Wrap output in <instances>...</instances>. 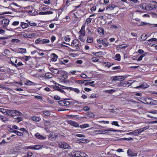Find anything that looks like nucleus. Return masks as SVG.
Returning <instances> with one entry per match:
<instances>
[{
	"label": "nucleus",
	"mask_w": 157,
	"mask_h": 157,
	"mask_svg": "<svg viewBox=\"0 0 157 157\" xmlns=\"http://www.w3.org/2000/svg\"><path fill=\"white\" fill-rule=\"evenodd\" d=\"M97 31L99 33L104 34V30L102 28H98Z\"/></svg>",
	"instance_id": "nucleus-34"
},
{
	"label": "nucleus",
	"mask_w": 157,
	"mask_h": 157,
	"mask_svg": "<svg viewBox=\"0 0 157 157\" xmlns=\"http://www.w3.org/2000/svg\"><path fill=\"white\" fill-rule=\"evenodd\" d=\"M127 82H121L119 84L121 86L125 87L127 85Z\"/></svg>",
	"instance_id": "nucleus-46"
},
{
	"label": "nucleus",
	"mask_w": 157,
	"mask_h": 157,
	"mask_svg": "<svg viewBox=\"0 0 157 157\" xmlns=\"http://www.w3.org/2000/svg\"><path fill=\"white\" fill-rule=\"evenodd\" d=\"M10 51L9 50H8L7 49H6L4 51V53L5 54L7 55L8 54H9L10 53Z\"/></svg>",
	"instance_id": "nucleus-58"
},
{
	"label": "nucleus",
	"mask_w": 157,
	"mask_h": 157,
	"mask_svg": "<svg viewBox=\"0 0 157 157\" xmlns=\"http://www.w3.org/2000/svg\"><path fill=\"white\" fill-rule=\"evenodd\" d=\"M53 77V74L51 73H47L44 75V78L46 79H49L52 78Z\"/></svg>",
	"instance_id": "nucleus-13"
},
{
	"label": "nucleus",
	"mask_w": 157,
	"mask_h": 157,
	"mask_svg": "<svg viewBox=\"0 0 157 157\" xmlns=\"http://www.w3.org/2000/svg\"><path fill=\"white\" fill-rule=\"evenodd\" d=\"M51 71L55 74L56 75L59 74L60 73L59 71L57 69H53L52 70H51Z\"/></svg>",
	"instance_id": "nucleus-30"
},
{
	"label": "nucleus",
	"mask_w": 157,
	"mask_h": 157,
	"mask_svg": "<svg viewBox=\"0 0 157 157\" xmlns=\"http://www.w3.org/2000/svg\"><path fill=\"white\" fill-rule=\"evenodd\" d=\"M64 101H58V102L59 105H61L63 106L64 105Z\"/></svg>",
	"instance_id": "nucleus-57"
},
{
	"label": "nucleus",
	"mask_w": 157,
	"mask_h": 157,
	"mask_svg": "<svg viewBox=\"0 0 157 157\" xmlns=\"http://www.w3.org/2000/svg\"><path fill=\"white\" fill-rule=\"evenodd\" d=\"M22 120V118L21 117H17L15 118L14 121L17 123H19Z\"/></svg>",
	"instance_id": "nucleus-32"
},
{
	"label": "nucleus",
	"mask_w": 157,
	"mask_h": 157,
	"mask_svg": "<svg viewBox=\"0 0 157 157\" xmlns=\"http://www.w3.org/2000/svg\"><path fill=\"white\" fill-rule=\"evenodd\" d=\"M111 124L113 125H114L117 126H119V125L118 124L117 121H113L112 122Z\"/></svg>",
	"instance_id": "nucleus-53"
},
{
	"label": "nucleus",
	"mask_w": 157,
	"mask_h": 157,
	"mask_svg": "<svg viewBox=\"0 0 157 157\" xmlns=\"http://www.w3.org/2000/svg\"><path fill=\"white\" fill-rule=\"evenodd\" d=\"M21 53H25L26 52V50L25 48H21Z\"/></svg>",
	"instance_id": "nucleus-64"
},
{
	"label": "nucleus",
	"mask_w": 157,
	"mask_h": 157,
	"mask_svg": "<svg viewBox=\"0 0 157 157\" xmlns=\"http://www.w3.org/2000/svg\"><path fill=\"white\" fill-rule=\"evenodd\" d=\"M153 2L155 3L157 5H155L152 4H147L146 10L150 11L155 9L157 7V2L156 1H153Z\"/></svg>",
	"instance_id": "nucleus-2"
},
{
	"label": "nucleus",
	"mask_w": 157,
	"mask_h": 157,
	"mask_svg": "<svg viewBox=\"0 0 157 157\" xmlns=\"http://www.w3.org/2000/svg\"><path fill=\"white\" fill-rule=\"evenodd\" d=\"M81 76L84 78H86L87 77V76L83 73H82L81 74Z\"/></svg>",
	"instance_id": "nucleus-61"
},
{
	"label": "nucleus",
	"mask_w": 157,
	"mask_h": 157,
	"mask_svg": "<svg viewBox=\"0 0 157 157\" xmlns=\"http://www.w3.org/2000/svg\"><path fill=\"white\" fill-rule=\"evenodd\" d=\"M88 81V80H84V81H82V80H77L76 81V82L77 83H78L79 84H83L84 83V82L86 81Z\"/></svg>",
	"instance_id": "nucleus-44"
},
{
	"label": "nucleus",
	"mask_w": 157,
	"mask_h": 157,
	"mask_svg": "<svg viewBox=\"0 0 157 157\" xmlns=\"http://www.w3.org/2000/svg\"><path fill=\"white\" fill-rule=\"evenodd\" d=\"M68 123L75 127H79L78 124L77 122L74 121H68Z\"/></svg>",
	"instance_id": "nucleus-8"
},
{
	"label": "nucleus",
	"mask_w": 157,
	"mask_h": 157,
	"mask_svg": "<svg viewBox=\"0 0 157 157\" xmlns=\"http://www.w3.org/2000/svg\"><path fill=\"white\" fill-rule=\"evenodd\" d=\"M61 78L60 79V81L61 82H63L64 83H67L69 82L68 80H66L68 76L67 75L63 74L61 76Z\"/></svg>",
	"instance_id": "nucleus-5"
},
{
	"label": "nucleus",
	"mask_w": 157,
	"mask_h": 157,
	"mask_svg": "<svg viewBox=\"0 0 157 157\" xmlns=\"http://www.w3.org/2000/svg\"><path fill=\"white\" fill-rule=\"evenodd\" d=\"M85 25H84L82 26L81 29L79 32V33L80 34V35H82L83 36H84L85 35Z\"/></svg>",
	"instance_id": "nucleus-9"
},
{
	"label": "nucleus",
	"mask_w": 157,
	"mask_h": 157,
	"mask_svg": "<svg viewBox=\"0 0 157 157\" xmlns=\"http://www.w3.org/2000/svg\"><path fill=\"white\" fill-rule=\"evenodd\" d=\"M127 134L128 135H134L136 136V135H138V132H137V130H135L132 132H130L128 133Z\"/></svg>",
	"instance_id": "nucleus-27"
},
{
	"label": "nucleus",
	"mask_w": 157,
	"mask_h": 157,
	"mask_svg": "<svg viewBox=\"0 0 157 157\" xmlns=\"http://www.w3.org/2000/svg\"><path fill=\"white\" fill-rule=\"evenodd\" d=\"M35 137L37 139L40 140H45L46 138V137L43 135H40L39 133L37 132L35 135Z\"/></svg>",
	"instance_id": "nucleus-7"
},
{
	"label": "nucleus",
	"mask_w": 157,
	"mask_h": 157,
	"mask_svg": "<svg viewBox=\"0 0 157 157\" xmlns=\"http://www.w3.org/2000/svg\"><path fill=\"white\" fill-rule=\"evenodd\" d=\"M98 97V95L97 94H92L91 95L90 97L92 98H95Z\"/></svg>",
	"instance_id": "nucleus-52"
},
{
	"label": "nucleus",
	"mask_w": 157,
	"mask_h": 157,
	"mask_svg": "<svg viewBox=\"0 0 157 157\" xmlns=\"http://www.w3.org/2000/svg\"><path fill=\"white\" fill-rule=\"evenodd\" d=\"M49 139L52 141H54L56 140L58 137V135L57 133L53 132H52L48 136Z\"/></svg>",
	"instance_id": "nucleus-3"
},
{
	"label": "nucleus",
	"mask_w": 157,
	"mask_h": 157,
	"mask_svg": "<svg viewBox=\"0 0 157 157\" xmlns=\"http://www.w3.org/2000/svg\"><path fill=\"white\" fill-rule=\"evenodd\" d=\"M93 40V38L92 37L87 36L86 41L88 43H91L92 42Z\"/></svg>",
	"instance_id": "nucleus-25"
},
{
	"label": "nucleus",
	"mask_w": 157,
	"mask_h": 157,
	"mask_svg": "<svg viewBox=\"0 0 157 157\" xmlns=\"http://www.w3.org/2000/svg\"><path fill=\"white\" fill-rule=\"evenodd\" d=\"M89 127V125L88 124H85L80 125L79 127L81 128H84Z\"/></svg>",
	"instance_id": "nucleus-35"
},
{
	"label": "nucleus",
	"mask_w": 157,
	"mask_h": 157,
	"mask_svg": "<svg viewBox=\"0 0 157 157\" xmlns=\"http://www.w3.org/2000/svg\"><path fill=\"white\" fill-rule=\"evenodd\" d=\"M33 154L30 151L27 152L26 155L23 157H32L33 156Z\"/></svg>",
	"instance_id": "nucleus-22"
},
{
	"label": "nucleus",
	"mask_w": 157,
	"mask_h": 157,
	"mask_svg": "<svg viewBox=\"0 0 157 157\" xmlns=\"http://www.w3.org/2000/svg\"><path fill=\"white\" fill-rule=\"evenodd\" d=\"M94 81L86 82L85 83V85H88L92 86H94L95 85L94 84Z\"/></svg>",
	"instance_id": "nucleus-28"
},
{
	"label": "nucleus",
	"mask_w": 157,
	"mask_h": 157,
	"mask_svg": "<svg viewBox=\"0 0 157 157\" xmlns=\"http://www.w3.org/2000/svg\"><path fill=\"white\" fill-rule=\"evenodd\" d=\"M144 56L145 55H144L141 56L139 57L138 59H137V61H138L141 60L143 58Z\"/></svg>",
	"instance_id": "nucleus-59"
},
{
	"label": "nucleus",
	"mask_w": 157,
	"mask_h": 157,
	"mask_svg": "<svg viewBox=\"0 0 157 157\" xmlns=\"http://www.w3.org/2000/svg\"><path fill=\"white\" fill-rule=\"evenodd\" d=\"M7 109H5L3 108H0V112H2L3 113H6L7 114Z\"/></svg>",
	"instance_id": "nucleus-45"
},
{
	"label": "nucleus",
	"mask_w": 157,
	"mask_h": 157,
	"mask_svg": "<svg viewBox=\"0 0 157 157\" xmlns=\"http://www.w3.org/2000/svg\"><path fill=\"white\" fill-rule=\"evenodd\" d=\"M105 91L109 93H112L113 92H115V90H113V89H111V90H106Z\"/></svg>",
	"instance_id": "nucleus-47"
},
{
	"label": "nucleus",
	"mask_w": 157,
	"mask_h": 157,
	"mask_svg": "<svg viewBox=\"0 0 157 157\" xmlns=\"http://www.w3.org/2000/svg\"><path fill=\"white\" fill-rule=\"evenodd\" d=\"M114 5H109L108 6H107L106 8V10H113L115 6H113Z\"/></svg>",
	"instance_id": "nucleus-19"
},
{
	"label": "nucleus",
	"mask_w": 157,
	"mask_h": 157,
	"mask_svg": "<svg viewBox=\"0 0 157 157\" xmlns=\"http://www.w3.org/2000/svg\"><path fill=\"white\" fill-rule=\"evenodd\" d=\"M78 44L77 40H73V42L71 44V45L72 46H74L75 45H76Z\"/></svg>",
	"instance_id": "nucleus-41"
},
{
	"label": "nucleus",
	"mask_w": 157,
	"mask_h": 157,
	"mask_svg": "<svg viewBox=\"0 0 157 157\" xmlns=\"http://www.w3.org/2000/svg\"><path fill=\"white\" fill-rule=\"evenodd\" d=\"M147 35H144V34H142L141 36V39H142L143 41H145L147 38Z\"/></svg>",
	"instance_id": "nucleus-39"
},
{
	"label": "nucleus",
	"mask_w": 157,
	"mask_h": 157,
	"mask_svg": "<svg viewBox=\"0 0 157 157\" xmlns=\"http://www.w3.org/2000/svg\"><path fill=\"white\" fill-rule=\"evenodd\" d=\"M21 26L23 29H25L29 26V24L27 23L22 22L21 23Z\"/></svg>",
	"instance_id": "nucleus-14"
},
{
	"label": "nucleus",
	"mask_w": 157,
	"mask_h": 157,
	"mask_svg": "<svg viewBox=\"0 0 157 157\" xmlns=\"http://www.w3.org/2000/svg\"><path fill=\"white\" fill-rule=\"evenodd\" d=\"M54 98L56 100H59L60 99V97L57 95H55L54 96Z\"/></svg>",
	"instance_id": "nucleus-56"
},
{
	"label": "nucleus",
	"mask_w": 157,
	"mask_h": 157,
	"mask_svg": "<svg viewBox=\"0 0 157 157\" xmlns=\"http://www.w3.org/2000/svg\"><path fill=\"white\" fill-rule=\"evenodd\" d=\"M0 119H1L2 121L4 122H6V121H8V118L6 117H3L2 116V117Z\"/></svg>",
	"instance_id": "nucleus-36"
},
{
	"label": "nucleus",
	"mask_w": 157,
	"mask_h": 157,
	"mask_svg": "<svg viewBox=\"0 0 157 157\" xmlns=\"http://www.w3.org/2000/svg\"><path fill=\"white\" fill-rule=\"evenodd\" d=\"M113 81H117L121 80L122 79H123V80L124 79V78L123 76H118L113 77Z\"/></svg>",
	"instance_id": "nucleus-12"
},
{
	"label": "nucleus",
	"mask_w": 157,
	"mask_h": 157,
	"mask_svg": "<svg viewBox=\"0 0 157 157\" xmlns=\"http://www.w3.org/2000/svg\"><path fill=\"white\" fill-rule=\"evenodd\" d=\"M22 59L27 61L29 60L31 58V57L30 56H25L22 57Z\"/></svg>",
	"instance_id": "nucleus-31"
},
{
	"label": "nucleus",
	"mask_w": 157,
	"mask_h": 157,
	"mask_svg": "<svg viewBox=\"0 0 157 157\" xmlns=\"http://www.w3.org/2000/svg\"><path fill=\"white\" fill-rule=\"evenodd\" d=\"M149 85H147L146 83H143L141 85L137 86L136 87V88H141L144 89L147 88Z\"/></svg>",
	"instance_id": "nucleus-11"
},
{
	"label": "nucleus",
	"mask_w": 157,
	"mask_h": 157,
	"mask_svg": "<svg viewBox=\"0 0 157 157\" xmlns=\"http://www.w3.org/2000/svg\"><path fill=\"white\" fill-rule=\"evenodd\" d=\"M10 22V20L8 19H4L1 21V23L3 25V26H7Z\"/></svg>",
	"instance_id": "nucleus-6"
},
{
	"label": "nucleus",
	"mask_w": 157,
	"mask_h": 157,
	"mask_svg": "<svg viewBox=\"0 0 157 157\" xmlns=\"http://www.w3.org/2000/svg\"><path fill=\"white\" fill-rule=\"evenodd\" d=\"M76 136L78 137H85V136L83 134H77Z\"/></svg>",
	"instance_id": "nucleus-63"
},
{
	"label": "nucleus",
	"mask_w": 157,
	"mask_h": 157,
	"mask_svg": "<svg viewBox=\"0 0 157 157\" xmlns=\"http://www.w3.org/2000/svg\"><path fill=\"white\" fill-rule=\"evenodd\" d=\"M44 114L47 116H49L50 115V112L48 110H45L43 111Z\"/></svg>",
	"instance_id": "nucleus-38"
},
{
	"label": "nucleus",
	"mask_w": 157,
	"mask_h": 157,
	"mask_svg": "<svg viewBox=\"0 0 157 157\" xmlns=\"http://www.w3.org/2000/svg\"><path fill=\"white\" fill-rule=\"evenodd\" d=\"M21 131H23L24 133L25 134L28 133V132L26 130L25 128H21L19 129Z\"/></svg>",
	"instance_id": "nucleus-42"
},
{
	"label": "nucleus",
	"mask_w": 157,
	"mask_h": 157,
	"mask_svg": "<svg viewBox=\"0 0 157 157\" xmlns=\"http://www.w3.org/2000/svg\"><path fill=\"white\" fill-rule=\"evenodd\" d=\"M44 2L45 4H49L50 3V0H44Z\"/></svg>",
	"instance_id": "nucleus-60"
},
{
	"label": "nucleus",
	"mask_w": 157,
	"mask_h": 157,
	"mask_svg": "<svg viewBox=\"0 0 157 157\" xmlns=\"http://www.w3.org/2000/svg\"><path fill=\"white\" fill-rule=\"evenodd\" d=\"M50 42V40L48 39H44L41 40V44H43Z\"/></svg>",
	"instance_id": "nucleus-26"
},
{
	"label": "nucleus",
	"mask_w": 157,
	"mask_h": 157,
	"mask_svg": "<svg viewBox=\"0 0 157 157\" xmlns=\"http://www.w3.org/2000/svg\"><path fill=\"white\" fill-rule=\"evenodd\" d=\"M54 89L56 90L59 91V92L63 94H65V93L64 91L62 89L60 88L59 86H56L55 87H54Z\"/></svg>",
	"instance_id": "nucleus-17"
},
{
	"label": "nucleus",
	"mask_w": 157,
	"mask_h": 157,
	"mask_svg": "<svg viewBox=\"0 0 157 157\" xmlns=\"http://www.w3.org/2000/svg\"><path fill=\"white\" fill-rule=\"evenodd\" d=\"M79 140L78 141L82 143H86L87 141V140L83 138L79 139Z\"/></svg>",
	"instance_id": "nucleus-40"
},
{
	"label": "nucleus",
	"mask_w": 157,
	"mask_h": 157,
	"mask_svg": "<svg viewBox=\"0 0 157 157\" xmlns=\"http://www.w3.org/2000/svg\"><path fill=\"white\" fill-rule=\"evenodd\" d=\"M115 59L118 61H120L121 59V56L119 54H117L115 55Z\"/></svg>",
	"instance_id": "nucleus-33"
},
{
	"label": "nucleus",
	"mask_w": 157,
	"mask_h": 157,
	"mask_svg": "<svg viewBox=\"0 0 157 157\" xmlns=\"http://www.w3.org/2000/svg\"><path fill=\"white\" fill-rule=\"evenodd\" d=\"M52 55L53 56V57L51 59V60L53 62H55L56 61L58 57V56L55 53H52Z\"/></svg>",
	"instance_id": "nucleus-21"
},
{
	"label": "nucleus",
	"mask_w": 157,
	"mask_h": 157,
	"mask_svg": "<svg viewBox=\"0 0 157 157\" xmlns=\"http://www.w3.org/2000/svg\"><path fill=\"white\" fill-rule=\"evenodd\" d=\"M10 64H11L13 66H14V67H17V64H15V63H14L13 61H12V60H11V59H10V62L9 63Z\"/></svg>",
	"instance_id": "nucleus-55"
},
{
	"label": "nucleus",
	"mask_w": 157,
	"mask_h": 157,
	"mask_svg": "<svg viewBox=\"0 0 157 157\" xmlns=\"http://www.w3.org/2000/svg\"><path fill=\"white\" fill-rule=\"evenodd\" d=\"M19 24V22L18 21H15L12 23V25L14 26H16L18 25Z\"/></svg>",
	"instance_id": "nucleus-54"
},
{
	"label": "nucleus",
	"mask_w": 157,
	"mask_h": 157,
	"mask_svg": "<svg viewBox=\"0 0 157 157\" xmlns=\"http://www.w3.org/2000/svg\"><path fill=\"white\" fill-rule=\"evenodd\" d=\"M106 41V39H102V38H100L99 39L97 40V41L98 43H99L100 44H103V43L104 42H105Z\"/></svg>",
	"instance_id": "nucleus-20"
},
{
	"label": "nucleus",
	"mask_w": 157,
	"mask_h": 157,
	"mask_svg": "<svg viewBox=\"0 0 157 157\" xmlns=\"http://www.w3.org/2000/svg\"><path fill=\"white\" fill-rule=\"evenodd\" d=\"M59 147L64 149L69 148L70 147L71 148V147H70L69 144L66 143L64 142H59L58 144Z\"/></svg>",
	"instance_id": "nucleus-4"
},
{
	"label": "nucleus",
	"mask_w": 157,
	"mask_h": 157,
	"mask_svg": "<svg viewBox=\"0 0 157 157\" xmlns=\"http://www.w3.org/2000/svg\"><path fill=\"white\" fill-rule=\"evenodd\" d=\"M31 118L33 121L36 122L39 121L40 120H41V119L39 117L36 116L31 117Z\"/></svg>",
	"instance_id": "nucleus-18"
},
{
	"label": "nucleus",
	"mask_w": 157,
	"mask_h": 157,
	"mask_svg": "<svg viewBox=\"0 0 157 157\" xmlns=\"http://www.w3.org/2000/svg\"><path fill=\"white\" fill-rule=\"evenodd\" d=\"M69 90L71 91H74L77 94H78L80 93V90L77 88H74L71 87L68 88Z\"/></svg>",
	"instance_id": "nucleus-15"
},
{
	"label": "nucleus",
	"mask_w": 157,
	"mask_h": 157,
	"mask_svg": "<svg viewBox=\"0 0 157 157\" xmlns=\"http://www.w3.org/2000/svg\"><path fill=\"white\" fill-rule=\"evenodd\" d=\"M84 36L82 35H80L78 38L81 42H84L86 40V39L84 38Z\"/></svg>",
	"instance_id": "nucleus-29"
},
{
	"label": "nucleus",
	"mask_w": 157,
	"mask_h": 157,
	"mask_svg": "<svg viewBox=\"0 0 157 157\" xmlns=\"http://www.w3.org/2000/svg\"><path fill=\"white\" fill-rule=\"evenodd\" d=\"M41 40L40 38H39L36 40L35 42L37 44H41Z\"/></svg>",
	"instance_id": "nucleus-62"
},
{
	"label": "nucleus",
	"mask_w": 157,
	"mask_h": 157,
	"mask_svg": "<svg viewBox=\"0 0 157 157\" xmlns=\"http://www.w3.org/2000/svg\"><path fill=\"white\" fill-rule=\"evenodd\" d=\"M7 115L9 116L14 117L16 115L21 116L22 114L18 110H16L7 109Z\"/></svg>",
	"instance_id": "nucleus-1"
},
{
	"label": "nucleus",
	"mask_w": 157,
	"mask_h": 157,
	"mask_svg": "<svg viewBox=\"0 0 157 157\" xmlns=\"http://www.w3.org/2000/svg\"><path fill=\"white\" fill-rule=\"evenodd\" d=\"M29 25L31 26H35L37 24L33 21H29L28 22Z\"/></svg>",
	"instance_id": "nucleus-37"
},
{
	"label": "nucleus",
	"mask_w": 157,
	"mask_h": 157,
	"mask_svg": "<svg viewBox=\"0 0 157 157\" xmlns=\"http://www.w3.org/2000/svg\"><path fill=\"white\" fill-rule=\"evenodd\" d=\"M43 147V145H35L34 146V149L39 150L40 149L42 148Z\"/></svg>",
	"instance_id": "nucleus-24"
},
{
	"label": "nucleus",
	"mask_w": 157,
	"mask_h": 157,
	"mask_svg": "<svg viewBox=\"0 0 157 157\" xmlns=\"http://www.w3.org/2000/svg\"><path fill=\"white\" fill-rule=\"evenodd\" d=\"M28 38H32L35 35V33H31V34H28Z\"/></svg>",
	"instance_id": "nucleus-51"
},
{
	"label": "nucleus",
	"mask_w": 157,
	"mask_h": 157,
	"mask_svg": "<svg viewBox=\"0 0 157 157\" xmlns=\"http://www.w3.org/2000/svg\"><path fill=\"white\" fill-rule=\"evenodd\" d=\"M16 134L19 136H22L24 135V132H21L17 131Z\"/></svg>",
	"instance_id": "nucleus-48"
},
{
	"label": "nucleus",
	"mask_w": 157,
	"mask_h": 157,
	"mask_svg": "<svg viewBox=\"0 0 157 157\" xmlns=\"http://www.w3.org/2000/svg\"><path fill=\"white\" fill-rule=\"evenodd\" d=\"M113 131L116 132L117 131V130L113 129H106V130H101V134H108V132L109 131Z\"/></svg>",
	"instance_id": "nucleus-10"
},
{
	"label": "nucleus",
	"mask_w": 157,
	"mask_h": 157,
	"mask_svg": "<svg viewBox=\"0 0 157 157\" xmlns=\"http://www.w3.org/2000/svg\"><path fill=\"white\" fill-rule=\"evenodd\" d=\"M109 44V43L107 42V39H106V41L105 42H104L103 44L104 46L105 47H106L108 46Z\"/></svg>",
	"instance_id": "nucleus-50"
},
{
	"label": "nucleus",
	"mask_w": 157,
	"mask_h": 157,
	"mask_svg": "<svg viewBox=\"0 0 157 157\" xmlns=\"http://www.w3.org/2000/svg\"><path fill=\"white\" fill-rule=\"evenodd\" d=\"M70 104V103L69 101H64V105L63 106L68 105Z\"/></svg>",
	"instance_id": "nucleus-49"
},
{
	"label": "nucleus",
	"mask_w": 157,
	"mask_h": 157,
	"mask_svg": "<svg viewBox=\"0 0 157 157\" xmlns=\"http://www.w3.org/2000/svg\"><path fill=\"white\" fill-rule=\"evenodd\" d=\"M140 7L142 9L146 10L147 9V4L143 3L140 4Z\"/></svg>",
	"instance_id": "nucleus-23"
},
{
	"label": "nucleus",
	"mask_w": 157,
	"mask_h": 157,
	"mask_svg": "<svg viewBox=\"0 0 157 157\" xmlns=\"http://www.w3.org/2000/svg\"><path fill=\"white\" fill-rule=\"evenodd\" d=\"M127 153L128 154V155H130L131 156H134L136 155V154L135 153H134L132 151L131 149H129L128 150Z\"/></svg>",
	"instance_id": "nucleus-16"
},
{
	"label": "nucleus",
	"mask_w": 157,
	"mask_h": 157,
	"mask_svg": "<svg viewBox=\"0 0 157 157\" xmlns=\"http://www.w3.org/2000/svg\"><path fill=\"white\" fill-rule=\"evenodd\" d=\"M93 18H91L90 17H89V18H88L87 19H86L85 23L86 24V23L87 24H88L90 23L91 21V20Z\"/></svg>",
	"instance_id": "nucleus-43"
}]
</instances>
